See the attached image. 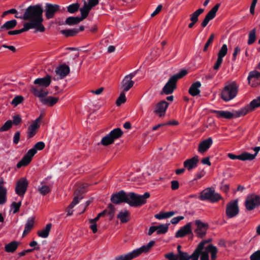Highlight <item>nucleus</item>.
<instances>
[{"mask_svg":"<svg viewBox=\"0 0 260 260\" xmlns=\"http://www.w3.org/2000/svg\"><path fill=\"white\" fill-rule=\"evenodd\" d=\"M149 197L150 193L147 192L143 195H139L134 192L127 194L123 190H120L111 196V201L115 204L126 203L132 207H139L145 204Z\"/></svg>","mask_w":260,"mask_h":260,"instance_id":"nucleus-1","label":"nucleus"},{"mask_svg":"<svg viewBox=\"0 0 260 260\" xmlns=\"http://www.w3.org/2000/svg\"><path fill=\"white\" fill-rule=\"evenodd\" d=\"M44 10L42 4H38L28 6L25 10L23 16L15 15V18L31 21L39 25L44 26L43 13Z\"/></svg>","mask_w":260,"mask_h":260,"instance_id":"nucleus-2","label":"nucleus"},{"mask_svg":"<svg viewBox=\"0 0 260 260\" xmlns=\"http://www.w3.org/2000/svg\"><path fill=\"white\" fill-rule=\"evenodd\" d=\"M51 76L47 74L43 78H38L35 79L34 83L37 85V86H32L30 91L36 97H40V95H47L48 90L46 89L51 82Z\"/></svg>","mask_w":260,"mask_h":260,"instance_id":"nucleus-3","label":"nucleus"},{"mask_svg":"<svg viewBox=\"0 0 260 260\" xmlns=\"http://www.w3.org/2000/svg\"><path fill=\"white\" fill-rule=\"evenodd\" d=\"M154 244L155 242L154 241H150L147 244L143 245L132 252L116 256L115 260H132L133 258L138 257L143 253L148 252Z\"/></svg>","mask_w":260,"mask_h":260,"instance_id":"nucleus-4","label":"nucleus"},{"mask_svg":"<svg viewBox=\"0 0 260 260\" xmlns=\"http://www.w3.org/2000/svg\"><path fill=\"white\" fill-rule=\"evenodd\" d=\"M239 86L236 81L226 82L220 93L221 98L225 102H229L237 95Z\"/></svg>","mask_w":260,"mask_h":260,"instance_id":"nucleus-5","label":"nucleus"},{"mask_svg":"<svg viewBox=\"0 0 260 260\" xmlns=\"http://www.w3.org/2000/svg\"><path fill=\"white\" fill-rule=\"evenodd\" d=\"M45 145L43 142H37L34 147L30 149L24 155L22 158L17 164V168H20L27 166L31 161L33 156L37 153L38 150H42L45 148Z\"/></svg>","mask_w":260,"mask_h":260,"instance_id":"nucleus-6","label":"nucleus"},{"mask_svg":"<svg viewBox=\"0 0 260 260\" xmlns=\"http://www.w3.org/2000/svg\"><path fill=\"white\" fill-rule=\"evenodd\" d=\"M66 55L68 59V65L66 67V74L67 76L70 73L69 66L73 67L74 65L77 63V58L79 56V50L76 48H67Z\"/></svg>","mask_w":260,"mask_h":260,"instance_id":"nucleus-7","label":"nucleus"},{"mask_svg":"<svg viewBox=\"0 0 260 260\" xmlns=\"http://www.w3.org/2000/svg\"><path fill=\"white\" fill-rule=\"evenodd\" d=\"M221 196L212 188H207L200 193V199L202 201L207 200L212 203H215L221 199Z\"/></svg>","mask_w":260,"mask_h":260,"instance_id":"nucleus-8","label":"nucleus"},{"mask_svg":"<svg viewBox=\"0 0 260 260\" xmlns=\"http://www.w3.org/2000/svg\"><path fill=\"white\" fill-rule=\"evenodd\" d=\"M123 132L120 128H116L103 137L101 140V144L104 146H108L114 143L115 139L120 138Z\"/></svg>","mask_w":260,"mask_h":260,"instance_id":"nucleus-9","label":"nucleus"},{"mask_svg":"<svg viewBox=\"0 0 260 260\" xmlns=\"http://www.w3.org/2000/svg\"><path fill=\"white\" fill-rule=\"evenodd\" d=\"M246 209L248 211H251L260 206V196L251 194L248 195L245 202Z\"/></svg>","mask_w":260,"mask_h":260,"instance_id":"nucleus-10","label":"nucleus"},{"mask_svg":"<svg viewBox=\"0 0 260 260\" xmlns=\"http://www.w3.org/2000/svg\"><path fill=\"white\" fill-rule=\"evenodd\" d=\"M63 9L64 8L62 7V8L61 9V7L59 5L46 3L44 11L45 12L46 17L49 19L53 18L55 15L58 12H62Z\"/></svg>","mask_w":260,"mask_h":260,"instance_id":"nucleus-11","label":"nucleus"},{"mask_svg":"<svg viewBox=\"0 0 260 260\" xmlns=\"http://www.w3.org/2000/svg\"><path fill=\"white\" fill-rule=\"evenodd\" d=\"M239 212L238 200H233L227 204L225 213L229 218L235 217L238 214Z\"/></svg>","mask_w":260,"mask_h":260,"instance_id":"nucleus-12","label":"nucleus"},{"mask_svg":"<svg viewBox=\"0 0 260 260\" xmlns=\"http://www.w3.org/2000/svg\"><path fill=\"white\" fill-rule=\"evenodd\" d=\"M28 182L25 178H21L16 183L15 192L19 196H23L27 190Z\"/></svg>","mask_w":260,"mask_h":260,"instance_id":"nucleus-13","label":"nucleus"},{"mask_svg":"<svg viewBox=\"0 0 260 260\" xmlns=\"http://www.w3.org/2000/svg\"><path fill=\"white\" fill-rule=\"evenodd\" d=\"M83 191L81 190L76 189L74 193V198L72 203L69 205L68 207V215H71L73 214V211L72 209L73 207L78 204L80 200L83 199L82 193Z\"/></svg>","mask_w":260,"mask_h":260,"instance_id":"nucleus-14","label":"nucleus"},{"mask_svg":"<svg viewBox=\"0 0 260 260\" xmlns=\"http://www.w3.org/2000/svg\"><path fill=\"white\" fill-rule=\"evenodd\" d=\"M195 224L197 228L195 231L197 236L201 238H203L206 234L207 231L209 228L208 223L202 222L200 220H196Z\"/></svg>","mask_w":260,"mask_h":260,"instance_id":"nucleus-15","label":"nucleus"},{"mask_svg":"<svg viewBox=\"0 0 260 260\" xmlns=\"http://www.w3.org/2000/svg\"><path fill=\"white\" fill-rule=\"evenodd\" d=\"M220 5V4L219 3L216 4L205 16L203 21L201 23V26L203 27H205L207 25L209 22L215 17L216 13L217 12Z\"/></svg>","mask_w":260,"mask_h":260,"instance_id":"nucleus-16","label":"nucleus"},{"mask_svg":"<svg viewBox=\"0 0 260 260\" xmlns=\"http://www.w3.org/2000/svg\"><path fill=\"white\" fill-rule=\"evenodd\" d=\"M176 79L171 77L162 88L161 93L170 94L176 88Z\"/></svg>","mask_w":260,"mask_h":260,"instance_id":"nucleus-17","label":"nucleus"},{"mask_svg":"<svg viewBox=\"0 0 260 260\" xmlns=\"http://www.w3.org/2000/svg\"><path fill=\"white\" fill-rule=\"evenodd\" d=\"M248 83L252 87H256L260 85V73L257 71H251L248 77Z\"/></svg>","mask_w":260,"mask_h":260,"instance_id":"nucleus-18","label":"nucleus"},{"mask_svg":"<svg viewBox=\"0 0 260 260\" xmlns=\"http://www.w3.org/2000/svg\"><path fill=\"white\" fill-rule=\"evenodd\" d=\"M169 104L165 101H161L157 103L155 107L154 112L158 114L159 117H161L165 114L166 111L168 107Z\"/></svg>","mask_w":260,"mask_h":260,"instance_id":"nucleus-19","label":"nucleus"},{"mask_svg":"<svg viewBox=\"0 0 260 260\" xmlns=\"http://www.w3.org/2000/svg\"><path fill=\"white\" fill-rule=\"evenodd\" d=\"M192 233L191 223L188 222L181 228L175 234L176 238H182Z\"/></svg>","mask_w":260,"mask_h":260,"instance_id":"nucleus-20","label":"nucleus"},{"mask_svg":"<svg viewBox=\"0 0 260 260\" xmlns=\"http://www.w3.org/2000/svg\"><path fill=\"white\" fill-rule=\"evenodd\" d=\"M199 161V156L198 155H195L192 158L185 160L183 162V166L187 170L190 171L197 167Z\"/></svg>","mask_w":260,"mask_h":260,"instance_id":"nucleus-21","label":"nucleus"},{"mask_svg":"<svg viewBox=\"0 0 260 260\" xmlns=\"http://www.w3.org/2000/svg\"><path fill=\"white\" fill-rule=\"evenodd\" d=\"M32 28H35L36 29V31L40 32H43L45 30L44 26H40V25L31 21L25 23L24 24L23 27L20 29V30L21 33H22Z\"/></svg>","mask_w":260,"mask_h":260,"instance_id":"nucleus-22","label":"nucleus"},{"mask_svg":"<svg viewBox=\"0 0 260 260\" xmlns=\"http://www.w3.org/2000/svg\"><path fill=\"white\" fill-rule=\"evenodd\" d=\"M228 156L231 159H238L242 161L247 160H251L254 159V156L248 152H243L240 155H237L233 153H228Z\"/></svg>","mask_w":260,"mask_h":260,"instance_id":"nucleus-23","label":"nucleus"},{"mask_svg":"<svg viewBox=\"0 0 260 260\" xmlns=\"http://www.w3.org/2000/svg\"><path fill=\"white\" fill-rule=\"evenodd\" d=\"M213 143L212 139L209 137L201 142L199 145L198 151L201 153L206 152Z\"/></svg>","mask_w":260,"mask_h":260,"instance_id":"nucleus-24","label":"nucleus"},{"mask_svg":"<svg viewBox=\"0 0 260 260\" xmlns=\"http://www.w3.org/2000/svg\"><path fill=\"white\" fill-rule=\"evenodd\" d=\"M65 77V63H62L57 67L55 71V75L53 80H58L63 79Z\"/></svg>","mask_w":260,"mask_h":260,"instance_id":"nucleus-25","label":"nucleus"},{"mask_svg":"<svg viewBox=\"0 0 260 260\" xmlns=\"http://www.w3.org/2000/svg\"><path fill=\"white\" fill-rule=\"evenodd\" d=\"M46 96V95H40V97H39L40 102L44 105L51 107L55 105L58 101V99L56 98L53 96L45 98Z\"/></svg>","mask_w":260,"mask_h":260,"instance_id":"nucleus-26","label":"nucleus"},{"mask_svg":"<svg viewBox=\"0 0 260 260\" xmlns=\"http://www.w3.org/2000/svg\"><path fill=\"white\" fill-rule=\"evenodd\" d=\"M206 242V241H202L200 243L192 254L190 256H189L190 259L191 260H198L199 255L201 253L202 250L204 249V245Z\"/></svg>","mask_w":260,"mask_h":260,"instance_id":"nucleus-27","label":"nucleus"},{"mask_svg":"<svg viewBox=\"0 0 260 260\" xmlns=\"http://www.w3.org/2000/svg\"><path fill=\"white\" fill-rule=\"evenodd\" d=\"M201 86L200 82L197 81L191 84L188 90V93L192 96H195L200 93V88Z\"/></svg>","mask_w":260,"mask_h":260,"instance_id":"nucleus-28","label":"nucleus"},{"mask_svg":"<svg viewBox=\"0 0 260 260\" xmlns=\"http://www.w3.org/2000/svg\"><path fill=\"white\" fill-rule=\"evenodd\" d=\"M134 85V81L125 77L122 80L121 85L123 92L128 91Z\"/></svg>","mask_w":260,"mask_h":260,"instance_id":"nucleus-29","label":"nucleus"},{"mask_svg":"<svg viewBox=\"0 0 260 260\" xmlns=\"http://www.w3.org/2000/svg\"><path fill=\"white\" fill-rule=\"evenodd\" d=\"M211 112L215 114L218 118H224L230 119L234 117V114L229 111L212 110Z\"/></svg>","mask_w":260,"mask_h":260,"instance_id":"nucleus-30","label":"nucleus"},{"mask_svg":"<svg viewBox=\"0 0 260 260\" xmlns=\"http://www.w3.org/2000/svg\"><path fill=\"white\" fill-rule=\"evenodd\" d=\"M35 217H31L28 218L25 225L22 236L24 237L27 235L34 226Z\"/></svg>","mask_w":260,"mask_h":260,"instance_id":"nucleus-31","label":"nucleus"},{"mask_svg":"<svg viewBox=\"0 0 260 260\" xmlns=\"http://www.w3.org/2000/svg\"><path fill=\"white\" fill-rule=\"evenodd\" d=\"M17 22L15 19L11 20L6 22L0 27V31H4L14 28L17 25Z\"/></svg>","mask_w":260,"mask_h":260,"instance_id":"nucleus-32","label":"nucleus"},{"mask_svg":"<svg viewBox=\"0 0 260 260\" xmlns=\"http://www.w3.org/2000/svg\"><path fill=\"white\" fill-rule=\"evenodd\" d=\"M121 223H126L130 220V213L127 210L120 211L117 216Z\"/></svg>","mask_w":260,"mask_h":260,"instance_id":"nucleus-33","label":"nucleus"},{"mask_svg":"<svg viewBox=\"0 0 260 260\" xmlns=\"http://www.w3.org/2000/svg\"><path fill=\"white\" fill-rule=\"evenodd\" d=\"M52 227L51 223H47L44 229L37 232L38 235L42 238H46L48 237L49 232Z\"/></svg>","mask_w":260,"mask_h":260,"instance_id":"nucleus-34","label":"nucleus"},{"mask_svg":"<svg viewBox=\"0 0 260 260\" xmlns=\"http://www.w3.org/2000/svg\"><path fill=\"white\" fill-rule=\"evenodd\" d=\"M19 244V242L13 241L5 245V251L7 252L13 253L17 249Z\"/></svg>","mask_w":260,"mask_h":260,"instance_id":"nucleus-35","label":"nucleus"},{"mask_svg":"<svg viewBox=\"0 0 260 260\" xmlns=\"http://www.w3.org/2000/svg\"><path fill=\"white\" fill-rule=\"evenodd\" d=\"M91 9L87 5V2L84 0V5L80 9L81 16L80 17L83 20L87 18Z\"/></svg>","mask_w":260,"mask_h":260,"instance_id":"nucleus-36","label":"nucleus"},{"mask_svg":"<svg viewBox=\"0 0 260 260\" xmlns=\"http://www.w3.org/2000/svg\"><path fill=\"white\" fill-rule=\"evenodd\" d=\"M40 125L36 123H32L30 124L28 128L27 131V137L28 138H31L37 133V130L39 128Z\"/></svg>","mask_w":260,"mask_h":260,"instance_id":"nucleus-37","label":"nucleus"},{"mask_svg":"<svg viewBox=\"0 0 260 260\" xmlns=\"http://www.w3.org/2000/svg\"><path fill=\"white\" fill-rule=\"evenodd\" d=\"M177 213V212L169 211L167 212H160L155 215L154 217L158 219H165L170 217Z\"/></svg>","mask_w":260,"mask_h":260,"instance_id":"nucleus-38","label":"nucleus"},{"mask_svg":"<svg viewBox=\"0 0 260 260\" xmlns=\"http://www.w3.org/2000/svg\"><path fill=\"white\" fill-rule=\"evenodd\" d=\"M204 9L202 8H200L194 12L192 14L189 15L190 20L191 21H194L197 22L198 21V17L199 16L204 12Z\"/></svg>","mask_w":260,"mask_h":260,"instance_id":"nucleus-39","label":"nucleus"},{"mask_svg":"<svg viewBox=\"0 0 260 260\" xmlns=\"http://www.w3.org/2000/svg\"><path fill=\"white\" fill-rule=\"evenodd\" d=\"M205 249L211 253L212 260H215L216 258V254L218 251L217 248L213 245L210 244L208 246L206 247Z\"/></svg>","mask_w":260,"mask_h":260,"instance_id":"nucleus-40","label":"nucleus"},{"mask_svg":"<svg viewBox=\"0 0 260 260\" xmlns=\"http://www.w3.org/2000/svg\"><path fill=\"white\" fill-rule=\"evenodd\" d=\"M83 21L80 17H69L66 19V24L75 25Z\"/></svg>","mask_w":260,"mask_h":260,"instance_id":"nucleus-41","label":"nucleus"},{"mask_svg":"<svg viewBox=\"0 0 260 260\" xmlns=\"http://www.w3.org/2000/svg\"><path fill=\"white\" fill-rule=\"evenodd\" d=\"M170 223L168 224H160L159 226H156L157 230L156 233L157 235L164 234L166 233L169 229V225Z\"/></svg>","mask_w":260,"mask_h":260,"instance_id":"nucleus-42","label":"nucleus"},{"mask_svg":"<svg viewBox=\"0 0 260 260\" xmlns=\"http://www.w3.org/2000/svg\"><path fill=\"white\" fill-rule=\"evenodd\" d=\"M256 40V29H252L248 35V40L247 43L248 45L252 44Z\"/></svg>","mask_w":260,"mask_h":260,"instance_id":"nucleus-43","label":"nucleus"},{"mask_svg":"<svg viewBox=\"0 0 260 260\" xmlns=\"http://www.w3.org/2000/svg\"><path fill=\"white\" fill-rule=\"evenodd\" d=\"M79 7L80 5L79 3H76L72 4L67 7V11L70 13L73 14L77 12L79 9Z\"/></svg>","mask_w":260,"mask_h":260,"instance_id":"nucleus-44","label":"nucleus"},{"mask_svg":"<svg viewBox=\"0 0 260 260\" xmlns=\"http://www.w3.org/2000/svg\"><path fill=\"white\" fill-rule=\"evenodd\" d=\"M7 189L0 187V205H3L6 202Z\"/></svg>","mask_w":260,"mask_h":260,"instance_id":"nucleus-45","label":"nucleus"},{"mask_svg":"<svg viewBox=\"0 0 260 260\" xmlns=\"http://www.w3.org/2000/svg\"><path fill=\"white\" fill-rule=\"evenodd\" d=\"M252 111L249 105L246 106L244 108L240 109L237 112L238 116H244L249 112Z\"/></svg>","mask_w":260,"mask_h":260,"instance_id":"nucleus-46","label":"nucleus"},{"mask_svg":"<svg viewBox=\"0 0 260 260\" xmlns=\"http://www.w3.org/2000/svg\"><path fill=\"white\" fill-rule=\"evenodd\" d=\"M252 111L249 105L246 106L244 108L240 109L237 112L238 116H244L249 112Z\"/></svg>","mask_w":260,"mask_h":260,"instance_id":"nucleus-47","label":"nucleus"},{"mask_svg":"<svg viewBox=\"0 0 260 260\" xmlns=\"http://www.w3.org/2000/svg\"><path fill=\"white\" fill-rule=\"evenodd\" d=\"M228 52V47L226 44H223L218 53V57L223 58Z\"/></svg>","mask_w":260,"mask_h":260,"instance_id":"nucleus-48","label":"nucleus"},{"mask_svg":"<svg viewBox=\"0 0 260 260\" xmlns=\"http://www.w3.org/2000/svg\"><path fill=\"white\" fill-rule=\"evenodd\" d=\"M38 191L42 195L45 196L51 191V189L48 186L43 185L38 188Z\"/></svg>","mask_w":260,"mask_h":260,"instance_id":"nucleus-49","label":"nucleus"},{"mask_svg":"<svg viewBox=\"0 0 260 260\" xmlns=\"http://www.w3.org/2000/svg\"><path fill=\"white\" fill-rule=\"evenodd\" d=\"M13 122L11 120H7L4 124L0 128V132H3L8 131L12 127Z\"/></svg>","mask_w":260,"mask_h":260,"instance_id":"nucleus-50","label":"nucleus"},{"mask_svg":"<svg viewBox=\"0 0 260 260\" xmlns=\"http://www.w3.org/2000/svg\"><path fill=\"white\" fill-rule=\"evenodd\" d=\"M125 92L122 91L116 100V104L117 106H120L122 104L126 102V97L124 93Z\"/></svg>","mask_w":260,"mask_h":260,"instance_id":"nucleus-51","label":"nucleus"},{"mask_svg":"<svg viewBox=\"0 0 260 260\" xmlns=\"http://www.w3.org/2000/svg\"><path fill=\"white\" fill-rule=\"evenodd\" d=\"M251 110L253 111L255 108L260 106V96L257 98L256 99L252 100L249 104Z\"/></svg>","mask_w":260,"mask_h":260,"instance_id":"nucleus-52","label":"nucleus"},{"mask_svg":"<svg viewBox=\"0 0 260 260\" xmlns=\"http://www.w3.org/2000/svg\"><path fill=\"white\" fill-rule=\"evenodd\" d=\"M23 100V96L21 95H18L15 96L12 101L11 104L14 105L15 106H17L19 104L22 103Z\"/></svg>","mask_w":260,"mask_h":260,"instance_id":"nucleus-53","label":"nucleus"},{"mask_svg":"<svg viewBox=\"0 0 260 260\" xmlns=\"http://www.w3.org/2000/svg\"><path fill=\"white\" fill-rule=\"evenodd\" d=\"M78 33V30L77 28L73 29H66V35L67 37H73L76 36Z\"/></svg>","mask_w":260,"mask_h":260,"instance_id":"nucleus-54","label":"nucleus"},{"mask_svg":"<svg viewBox=\"0 0 260 260\" xmlns=\"http://www.w3.org/2000/svg\"><path fill=\"white\" fill-rule=\"evenodd\" d=\"M214 36H215V35H214V34H212L210 35L209 38L207 40V41L206 43V44L205 45V46L204 47L203 51L204 52L207 51V50H208V48L209 45L213 42L214 38Z\"/></svg>","mask_w":260,"mask_h":260,"instance_id":"nucleus-55","label":"nucleus"},{"mask_svg":"<svg viewBox=\"0 0 260 260\" xmlns=\"http://www.w3.org/2000/svg\"><path fill=\"white\" fill-rule=\"evenodd\" d=\"M21 205V203L20 202L16 203L13 202L11 205V209H14L13 213H16L19 210L20 207Z\"/></svg>","mask_w":260,"mask_h":260,"instance_id":"nucleus-56","label":"nucleus"},{"mask_svg":"<svg viewBox=\"0 0 260 260\" xmlns=\"http://www.w3.org/2000/svg\"><path fill=\"white\" fill-rule=\"evenodd\" d=\"M187 74V71L186 70H182L179 73L174 75L172 76L173 78H175L176 79V81H178V79L182 78L183 76L186 75Z\"/></svg>","mask_w":260,"mask_h":260,"instance_id":"nucleus-57","label":"nucleus"},{"mask_svg":"<svg viewBox=\"0 0 260 260\" xmlns=\"http://www.w3.org/2000/svg\"><path fill=\"white\" fill-rule=\"evenodd\" d=\"M179 260H189L190 257L186 252H180L178 254Z\"/></svg>","mask_w":260,"mask_h":260,"instance_id":"nucleus-58","label":"nucleus"},{"mask_svg":"<svg viewBox=\"0 0 260 260\" xmlns=\"http://www.w3.org/2000/svg\"><path fill=\"white\" fill-rule=\"evenodd\" d=\"M252 260H260V249L253 253L250 256Z\"/></svg>","mask_w":260,"mask_h":260,"instance_id":"nucleus-59","label":"nucleus"},{"mask_svg":"<svg viewBox=\"0 0 260 260\" xmlns=\"http://www.w3.org/2000/svg\"><path fill=\"white\" fill-rule=\"evenodd\" d=\"M21 122V118L20 115H16L13 117V123L15 125H17L19 124Z\"/></svg>","mask_w":260,"mask_h":260,"instance_id":"nucleus-60","label":"nucleus"},{"mask_svg":"<svg viewBox=\"0 0 260 260\" xmlns=\"http://www.w3.org/2000/svg\"><path fill=\"white\" fill-rule=\"evenodd\" d=\"M108 209H109V211H107V214L110 215L111 216V218L113 217V216H114V211H115V208H114V206L111 204H110L109 205H108Z\"/></svg>","mask_w":260,"mask_h":260,"instance_id":"nucleus-61","label":"nucleus"},{"mask_svg":"<svg viewBox=\"0 0 260 260\" xmlns=\"http://www.w3.org/2000/svg\"><path fill=\"white\" fill-rule=\"evenodd\" d=\"M20 137V133L19 131L16 132L13 137V143L15 144H17L19 143Z\"/></svg>","mask_w":260,"mask_h":260,"instance_id":"nucleus-62","label":"nucleus"},{"mask_svg":"<svg viewBox=\"0 0 260 260\" xmlns=\"http://www.w3.org/2000/svg\"><path fill=\"white\" fill-rule=\"evenodd\" d=\"M184 218V216H179L178 217H175L173 218L171 220V223L173 224H176L178 223L180 220L183 219Z\"/></svg>","mask_w":260,"mask_h":260,"instance_id":"nucleus-63","label":"nucleus"},{"mask_svg":"<svg viewBox=\"0 0 260 260\" xmlns=\"http://www.w3.org/2000/svg\"><path fill=\"white\" fill-rule=\"evenodd\" d=\"M165 257L169 260H177V257L173 252H170L165 255Z\"/></svg>","mask_w":260,"mask_h":260,"instance_id":"nucleus-64","label":"nucleus"}]
</instances>
